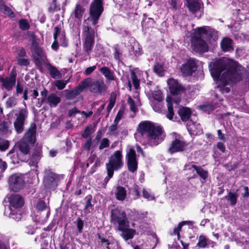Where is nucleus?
<instances>
[{
    "label": "nucleus",
    "instance_id": "f257e3e1",
    "mask_svg": "<svg viewBox=\"0 0 249 249\" xmlns=\"http://www.w3.org/2000/svg\"><path fill=\"white\" fill-rule=\"evenodd\" d=\"M210 71L214 78H219L217 89L222 93H227L233 84L240 81L246 72V69L232 60L223 59L214 62Z\"/></svg>",
    "mask_w": 249,
    "mask_h": 249
},
{
    "label": "nucleus",
    "instance_id": "f03ea898",
    "mask_svg": "<svg viewBox=\"0 0 249 249\" xmlns=\"http://www.w3.org/2000/svg\"><path fill=\"white\" fill-rule=\"evenodd\" d=\"M102 0H94L90 4L89 17L84 22L82 36L83 38V49L85 52L84 60L88 59L94 45L95 36V26L98 22L100 17L103 11Z\"/></svg>",
    "mask_w": 249,
    "mask_h": 249
},
{
    "label": "nucleus",
    "instance_id": "7ed1b4c3",
    "mask_svg": "<svg viewBox=\"0 0 249 249\" xmlns=\"http://www.w3.org/2000/svg\"><path fill=\"white\" fill-rule=\"evenodd\" d=\"M137 133L144 142L150 146H156L165 138V133L161 126L149 121L140 123Z\"/></svg>",
    "mask_w": 249,
    "mask_h": 249
},
{
    "label": "nucleus",
    "instance_id": "20e7f679",
    "mask_svg": "<svg viewBox=\"0 0 249 249\" xmlns=\"http://www.w3.org/2000/svg\"><path fill=\"white\" fill-rule=\"evenodd\" d=\"M111 222L117 225V230L122 233L121 236L125 240L133 238L136 231L129 228V222L124 211L119 209H115L111 211Z\"/></svg>",
    "mask_w": 249,
    "mask_h": 249
},
{
    "label": "nucleus",
    "instance_id": "39448f33",
    "mask_svg": "<svg viewBox=\"0 0 249 249\" xmlns=\"http://www.w3.org/2000/svg\"><path fill=\"white\" fill-rule=\"evenodd\" d=\"M217 35V31L209 26L196 28L194 30V34L192 37L194 50L199 53L207 52L208 46L202 37L208 40L211 38H215Z\"/></svg>",
    "mask_w": 249,
    "mask_h": 249
},
{
    "label": "nucleus",
    "instance_id": "423d86ee",
    "mask_svg": "<svg viewBox=\"0 0 249 249\" xmlns=\"http://www.w3.org/2000/svg\"><path fill=\"white\" fill-rule=\"evenodd\" d=\"M9 205L5 207L4 214L16 220H19L21 215L19 213V209L23 206V198L18 194H12L8 198Z\"/></svg>",
    "mask_w": 249,
    "mask_h": 249
},
{
    "label": "nucleus",
    "instance_id": "0eeeda50",
    "mask_svg": "<svg viewBox=\"0 0 249 249\" xmlns=\"http://www.w3.org/2000/svg\"><path fill=\"white\" fill-rule=\"evenodd\" d=\"M36 129V124H31L22 139L17 143V147L19 151L25 155L29 154L30 145H33L35 143Z\"/></svg>",
    "mask_w": 249,
    "mask_h": 249
},
{
    "label": "nucleus",
    "instance_id": "6e6552de",
    "mask_svg": "<svg viewBox=\"0 0 249 249\" xmlns=\"http://www.w3.org/2000/svg\"><path fill=\"white\" fill-rule=\"evenodd\" d=\"M84 89L89 88L93 93L104 94L107 87L103 80L101 79H93L88 77L82 81Z\"/></svg>",
    "mask_w": 249,
    "mask_h": 249
},
{
    "label": "nucleus",
    "instance_id": "1a4fd4ad",
    "mask_svg": "<svg viewBox=\"0 0 249 249\" xmlns=\"http://www.w3.org/2000/svg\"><path fill=\"white\" fill-rule=\"evenodd\" d=\"M173 140L171 141L167 152L170 154L185 151L188 146V143L185 141L183 137L178 134L173 133Z\"/></svg>",
    "mask_w": 249,
    "mask_h": 249
},
{
    "label": "nucleus",
    "instance_id": "9d476101",
    "mask_svg": "<svg viewBox=\"0 0 249 249\" xmlns=\"http://www.w3.org/2000/svg\"><path fill=\"white\" fill-rule=\"evenodd\" d=\"M31 51L37 69L41 70L46 59L43 50L36 43L33 42L31 45Z\"/></svg>",
    "mask_w": 249,
    "mask_h": 249
},
{
    "label": "nucleus",
    "instance_id": "9b49d317",
    "mask_svg": "<svg viewBox=\"0 0 249 249\" xmlns=\"http://www.w3.org/2000/svg\"><path fill=\"white\" fill-rule=\"evenodd\" d=\"M122 158L123 156L121 151H115L110 157L108 162L106 163L107 169H109L114 172V170L121 168L123 165Z\"/></svg>",
    "mask_w": 249,
    "mask_h": 249
},
{
    "label": "nucleus",
    "instance_id": "f8f14e48",
    "mask_svg": "<svg viewBox=\"0 0 249 249\" xmlns=\"http://www.w3.org/2000/svg\"><path fill=\"white\" fill-rule=\"evenodd\" d=\"M44 187L50 190H55L57 186V176L50 169L44 170L43 179Z\"/></svg>",
    "mask_w": 249,
    "mask_h": 249
},
{
    "label": "nucleus",
    "instance_id": "ddd939ff",
    "mask_svg": "<svg viewBox=\"0 0 249 249\" xmlns=\"http://www.w3.org/2000/svg\"><path fill=\"white\" fill-rule=\"evenodd\" d=\"M24 182V176L19 173L12 175L9 179L10 188L14 192H18L22 188Z\"/></svg>",
    "mask_w": 249,
    "mask_h": 249
},
{
    "label": "nucleus",
    "instance_id": "4468645a",
    "mask_svg": "<svg viewBox=\"0 0 249 249\" xmlns=\"http://www.w3.org/2000/svg\"><path fill=\"white\" fill-rule=\"evenodd\" d=\"M17 72L13 69L10 72L9 76L0 77V82L2 83V88H4L8 91L11 90L16 83Z\"/></svg>",
    "mask_w": 249,
    "mask_h": 249
},
{
    "label": "nucleus",
    "instance_id": "2eb2a0df",
    "mask_svg": "<svg viewBox=\"0 0 249 249\" xmlns=\"http://www.w3.org/2000/svg\"><path fill=\"white\" fill-rule=\"evenodd\" d=\"M126 157L128 170L132 173H134L138 168V160L135 150L130 148Z\"/></svg>",
    "mask_w": 249,
    "mask_h": 249
},
{
    "label": "nucleus",
    "instance_id": "dca6fc26",
    "mask_svg": "<svg viewBox=\"0 0 249 249\" xmlns=\"http://www.w3.org/2000/svg\"><path fill=\"white\" fill-rule=\"evenodd\" d=\"M28 112L25 108L20 109L17 115V117L14 123V127L18 133H21L24 129L25 120L27 117Z\"/></svg>",
    "mask_w": 249,
    "mask_h": 249
},
{
    "label": "nucleus",
    "instance_id": "f3484780",
    "mask_svg": "<svg viewBox=\"0 0 249 249\" xmlns=\"http://www.w3.org/2000/svg\"><path fill=\"white\" fill-rule=\"evenodd\" d=\"M167 84L169 90L173 95H180L186 92V89L175 79L170 78L168 79Z\"/></svg>",
    "mask_w": 249,
    "mask_h": 249
},
{
    "label": "nucleus",
    "instance_id": "a211bd4d",
    "mask_svg": "<svg viewBox=\"0 0 249 249\" xmlns=\"http://www.w3.org/2000/svg\"><path fill=\"white\" fill-rule=\"evenodd\" d=\"M196 64L194 59H189L183 64L180 68L181 72L184 76L191 75L196 70Z\"/></svg>",
    "mask_w": 249,
    "mask_h": 249
},
{
    "label": "nucleus",
    "instance_id": "6ab92c4d",
    "mask_svg": "<svg viewBox=\"0 0 249 249\" xmlns=\"http://www.w3.org/2000/svg\"><path fill=\"white\" fill-rule=\"evenodd\" d=\"M187 7L193 14H196L200 11L203 3L197 0H186Z\"/></svg>",
    "mask_w": 249,
    "mask_h": 249
},
{
    "label": "nucleus",
    "instance_id": "aec40b11",
    "mask_svg": "<svg viewBox=\"0 0 249 249\" xmlns=\"http://www.w3.org/2000/svg\"><path fill=\"white\" fill-rule=\"evenodd\" d=\"M84 89H85L83 87L82 82L81 81L79 84L78 86L74 88L73 90L71 91L65 90H64V92L67 93L66 94V98L69 100H71L76 97Z\"/></svg>",
    "mask_w": 249,
    "mask_h": 249
},
{
    "label": "nucleus",
    "instance_id": "412c9836",
    "mask_svg": "<svg viewBox=\"0 0 249 249\" xmlns=\"http://www.w3.org/2000/svg\"><path fill=\"white\" fill-rule=\"evenodd\" d=\"M220 46L224 52H231L234 50L233 40L228 37H224L222 39Z\"/></svg>",
    "mask_w": 249,
    "mask_h": 249
},
{
    "label": "nucleus",
    "instance_id": "4be33fe9",
    "mask_svg": "<svg viewBox=\"0 0 249 249\" xmlns=\"http://www.w3.org/2000/svg\"><path fill=\"white\" fill-rule=\"evenodd\" d=\"M100 71L104 75L106 79V82L116 80V78L113 71H112L107 67H103L100 69Z\"/></svg>",
    "mask_w": 249,
    "mask_h": 249
},
{
    "label": "nucleus",
    "instance_id": "5701e85b",
    "mask_svg": "<svg viewBox=\"0 0 249 249\" xmlns=\"http://www.w3.org/2000/svg\"><path fill=\"white\" fill-rule=\"evenodd\" d=\"M53 38L54 40L58 39V40H59L60 43H61L63 46H67V43L66 41L65 37L63 34H61L60 28L58 26L54 27L53 31Z\"/></svg>",
    "mask_w": 249,
    "mask_h": 249
},
{
    "label": "nucleus",
    "instance_id": "b1692460",
    "mask_svg": "<svg viewBox=\"0 0 249 249\" xmlns=\"http://www.w3.org/2000/svg\"><path fill=\"white\" fill-rule=\"evenodd\" d=\"M178 114L180 116L182 121L186 122L189 120L191 116V110L188 107H182L178 110Z\"/></svg>",
    "mask_w": 249,
    "mask_h": 249
},
{
    "label": "nucleus",
    "instance_id": "393cba45",
    "mask_svg": "<svg viewBox=\"0 0 249 249\" xmlns=\"http://www.w3.org/2000/svg\"><path fill=\"white\" fill-rule=\"evenodd\" d=\"M60 101V98L56 96L54 93H51L47 97V102L51 107H57Z\"/></svg>",
    "mask_w": 249,
    "mask_h": 249
},
{
    "label": "nucleus",
    "instance_id": "a878e982",
    "mask_svg": "<svg viewBox=\"0 0 249 249\" xmlns=\"http://www.w3.org/2000/svg\"><path fill=\"white\" fill-rule=\"evenodd\" d=\"M115 195L117 200L123 201L124 200L126 196L125 189L122 186H118L115 192Z\"/></svg>",
    "mask_w": 249,
    "mask_h": 249
},
{
    "label": "nucleus",
    "instance_id": "bb28decb",
    "mask_svg": "<svg viewBox=\"0 0 249 249\" xmlns=\"http://www.w3.org/2000/svg\"><path fill=\"white\" fill-rule=\"evenodd\" d=\"M48 70L51 76L53 79H60L62 78L61 73L57 68L50 64L48 65Z\"/></svg>",
    "mask_w": 249,
    "mask_h": 249
},
{
    "label": "nucleus",
    "instance_id": "cd10ccee",
    "mask_svg": "<svg viewBox=\"0 0 249 249\" xmlns=\"http://www.w3.org/2000/svg\"><path fill=\"white\" fill-rule=\"evenodd\" d=\"M97 236L98 246H100V249H110L109 246L111 243L109 241L100 234H98Z\"/></svg>",
    "mask_w": 249,
    "mask_h": 249
},
{
    "label": "nucleus",
    "instance_id": "c85d7f7f",
    "mask_svg": "<svg viewBox=\"0 0 249 249\" xmlns=\"http://www.w3.org/2000/svg\"><path fill=\"white\" fill-rule=\"evenodd\" d=\"M41 151L39 150L35 151L34 153H33L30 161H29V165L30 166H36L40 160L41 158Z\"/></svg>",
    "mask_w": 249,
    "mask_h": 249
},
{
    "label": "nucleus",
    "instance_id": "c756f323",
    "mask_svg": "<svg viewBox=\"0 0 249 249\" xmlns=\"http://www.w3.org/2000/svg\"><path fill=\"white\" fill-rule=\"evenodd\" d=\"M85 9L80 4H76L74 10V15L75 18L81 19L85 13Z\"/></svg>",
    "mask_w": 249,
    "mask_h": 249
},
{
    "label": "nucleus",
    "instance_id": "7c9ffc66",
    "mask_svg": "<svg viewBox=\"0 0 249 249\" xmlns=\"http://www.w3.org/2000/svg\"><path fill=\"white\" fill-rule=\"evenodd\" d=\"M192 167L195 169L197 174L203 180H205L208 178V172L207 171L205 170L200 166H197L196 165L193 164Z\"/></svg>",
    "mask_w": 249,
    "mask_h": 249
},
{
    "label": "nucleus",
    "instance_id": "2f4dec72",
    "mask_svg": "<svg viewBox=\"0 0 249 249\" xmlns=\"http://www.w3.org/2000/svg\"><path fill=\"white\" fill-rule=\"evenodd\" d=\"M154 71L160 76L164 75L163 63L162 62H156L154 66Z\"/></svg>",
    "mask_w": 249,
    "mask_h": 249
},
{
    "label": "nucleus",
    "instance_id": "473e14b6",
    "mask_svg": "<svg viewBox=\"0 0 249 249\" xmlns=\"http://www.w3.org/2000/svg\"><path fill=\"white\" fill-rule=\"evenodd\" d=\"M208 245V239L203 235H200L198 238L196 246L199 248H205Z\"/></svg>",
    "mask_w": 249,
    "mask_h": 249
},
{
    "label": "nucleus",
    "instance_id": "72a5a7b5",
    "mask_svg": "<svg viewBox=\"0 0 249 249\" xmlns=\"http://www.w3.org/2000/svg\"><path fill=\"white\" fill-rule=\"evenodd\" d=\"M92 199V196L91 195L87 196L85 198V200L86 201L85 210L87 211H88L89 212H90V210H93V204H92L91 202Z\"/></svg>",
    "mask_w": 249,
    "mask_h": 249
},
{
    "label": "nucleus",
    "instance_id": "f704fd0d",
    "mask_svg": "<svg viewBox=\"0 0 249 249\" xmlns=\"http://www.w3.org/2000/svg\"><path fill=\"white\" fill-rule=\"evenodd\" d=\"M226 198L230 201L231 205H235L237 203L238 195L236 193L230 192L228 196H225Z\"/></svg>",
    "mask_w": 249,
    "mask_h": 249
},
{
    "label": "nucleus",
    "instance_id": "c9c22d12",
    "mask_svg": "<svg viewBox=\"0 0 249 249\" xmlns=\"http://www.w3.org/2000/svg\"><path fill=\"white\" fill-rule=\"evenodd\" d=\"M170 99H167L166 101L167 102V108L168 111L166 115V117L168 119L171 120L173 119V116L174 115V112L173 110V105L171 102L169 101Z\"/></svg>",
    "mask_w": 249,
    "mask_h": 249
},
{
    "label": "nucleus",
    "instance_id": "e433bc0d",
    "mask_svg": "<svg viewBox=\"0 0 249 249\" xmlns=\"http://www.w3.org/2000/svg\"><path fill=\"white\" fill-rule=\"evenodd\" d=\"M150 94L151 95L152 98L160 102L162 100L163 97L162 95V92L160 90H158L157 91H151L150 90Z\"/></svg>",
    "mask_w": 249,
    "mask_h": 249
},
{
    "label": "nucleus",
    "instance_id": "4c0bfd02",
    "mask_svg": "<svg viewBox=\"0 0 249 249\" xmlns=\"http://www.w3.org/2000/svg\"><path fill=\"white\" fill-rule=\"evenodd\" d=\"M215 107L211 104L207 103L199 106V108L202 111L209 113L214 109Z\"/></svg>",
    "mask_w": 249,
    "mask_h": 249
},
{
    "label": "nucleus",
    "instance_id": "58836bf2",
    "mask_svg": "<svg viewBox=\"0 0 249 249\" xmlns=\"http://www.w3.org/2000/svg\"><path fill=\"white\" fill-rule=\"evenodd\" d=\"M68 82L69 80L65 81L58 80L54 82V85L58 90H62L65 88L66 85L68 83Z\"/></svg>",
    "mask_w": 249,
    "mask_h": 249
},
{
    "label": "nucleus",
    "instance_id": "ea45409f",
    "mask_svg": "<svg viewBox=\"0 0 249 249\" xmlns=\"http://www.w3.org/2000/svg\"><path fill=\"white\" fill-rule=\"evenodd\" d=\"M130 77L135 89H138L140 87V80L138 79L137 76L134 71H131Z\"/></svg>",
    "mask_w": 249,
    "mask_h": 249
},
{
    "label": "nucleus",
    "instance_id": "a19ab883",
    "mask_svg": "<svg viewBox=\"0 0 249 249\" xmlns=\"http://www.w3.org/2000/svg\"><path fill=\"white\" fill-rule=\"evenodd\" d=\"M129 51L131 55L137 56L140 54V50L138 46H131L129 49Z\"/></svg>",
    "mask_w": 249,
    "mask_h": 249
},
{
    "label": "nucleus",
    "instance_id": "79ce46f5",
    "mask_svg": "<svg viewBox=\"0 0 249 249\" xmlns=\"http://www.w3.org/2000/svg\"><path fill=\"white\" fill-rule=\"evenodd\" d=\"M94 130L91 125L88 126L84 132L81 134V135L84 138H87L90 134H91L93 132Z\"/></svg>",
    "mask_w": 249,
    "mask_h": 249
},
{
    "label": "nucleus",
    "instance_id": "37998d69",
    "mask_svg": "<svg viewBox=\"0 0 249 249\" xmlns=\"http://www.w3.org/2000/svg\"><path fill=\"white\" fill-rule=\"evenodd\" d=\"M142 195L148 200H153L155 198L154 195L145 189H143L142 190Z\"/></svg>",
    "mask_w": 249,
    "mask_h": 249
},
{
    "label": "nucleus",
    "instance_id": "c03bdc74",
    "mask_svg": "<svg viewBox=\"0 0 249 249\" xmlns=\"http://www.w3.org/2000/svg\"><path fill=\"white\" fill-rule=\"evenodd\" d=\"M0 11L2 13L8 16L10 18H13L15 17L14 13L13 12L11 9L7 6H5L4 7H3L2 9Z\"/></svg>",
    "mask_w": 249,
    "mask_h": 249
},
{
    "label": "nucleus",
    "instance_id": "a18cd8bd",
    "mask_svg": "<svg viewBox=\"0 0 249 249\" xmlns=\"http://www.w3.org/2000/svg\"><path fill=\"white\" fill-rule=\"evenodd\" d=\"M17 104V101L15 98L10 97L8 98L6 102V107L7 108H11Z\"/></svg>",
    "mask_w": 249,
    "mask_h": 249
},
{
    "label": "nucleus",
    "instance_id": "49530a36",
    "mask_svg": "<svg viewBox=\"0 0 249 249\" xmlns=\"http://www.w3.org/2000/svg\"><path fill=\"white\" fill-rule=\"evenodd\" d=\"M109 146V141L107 138H103L100 142L99 149L102 150L104 148H107Z\"/></svg>",
    "mask_w": 249,
    "mask_h": 249
},
{
    "label": "nucleus",
    "instance_id": "de8ad7c7",
    "mask_svg": "<svg viewBox=\"0 0 249 249\" xmlns=\"http://www.w3.org/2000/svg\"><path fill=\"white\" fill-rule=\"evenodd\" d=\"M20 28L22 30H26L30 27V25L26 20L21 19L19 21Z\"/></svg>",
    "mask_w": 249,
    "mask_h": 249
},
{
    "label": "nucleus",
    "instance_id": "09e8293b",
    "mask_svg": "<svg viewBox=\"0 0 249 249\" xmlns=\"http://www.w3.org/2000/svg\"><path fill=\"white\" fill-rule=\"evenodd\" d=\"M128 103L130 106L131 111L135 113L138 111V109L135 104L134 101L131 98H129Z\"/></svg>",
    "mask_w": 249,
    "mask_h": 249
},
{
    "label": "nucleus",
    "instance_id": "8fccbe9b",
    "mask_svg": "<svg viewBox=\"0 0 249 249\" xmlns=\"http://www.w3.org/2000/svg\"><path fill=\"white\" fill-rule=\"evenodd\" d=\"M18 63L20 66H26L30 64V62L28 59L20 57L18 58Z\"/></svg>",
    "mask_w": 249,
    "mask_h": 249
},
{
    "label": "nucleus",
    "instance_id": "3c124183",
    "mask_svg": "<svg viewBox=\"0 0 249 249\" xmlns=\"http://www.w3.org/2000/svg\"><path fill=\"white\" fill-rule=\"evenodd\" d=\"M76 226L78 230V232L79 233H81L83 228L84 221L81 218H77L76 220Z\"/></svg>",
    "mask_w": 249,
    "mask_h": 249
},
{
    "label": "nucleus",
    "instance_id": "603ef678",
    "mask_svg": "<svg viewBox=\"0 0 249 249\" xmlns=\"http://www.w3.org/2000/svg\"><path fill=\"white\" fill-rule=\"evenodd\" d=\"M107 176L106 177L104 180V184L106 185L109 179L112 178L114 174L113 171L110 170L109 169H107Z\"/></svg>",
    "mask_w": 249,
    "mask_h": 249
},
{
    "label": "nucleus",
    "instance_id": "864d4df0",
    "mask_svg": "<svg viewBox=\"0 0 249 249\" xmlns=\"http://www.w3.org/2000/svg\"><path fill=\"white\" fill-rule=\"evenodd\" d=\"M47 208L45 202L42 200L39 201L36 205V208L39 211H43Z\"/></svg>",
    "mask_w": 249,
    "mask_h": 249
},
{
    "label": "nucleus",
    "instance_id": "5fc2aeb1",
    "mask_svg": "<svg viewBox=\"0 0 249 249\" xmlns=\"http://www.w3.org/2000/svg\"><path fill=\"white\" fill-rule=\"evenodd\" d=\"M132 193L133 196H134V198L135 199H138L140 196V194L138 190V186H134L132 191Z\"/></svg>",
    "mask_w": 249,
    "mask_h": 249
},
{
    "label": "nucleus",
    "instance_id": "6e6d98bb",
    "mask_svg": "<svg viewBox=\"0 0 249 249\" xmlns=\"http://www.w3.org/2000/svg\"><path fill=\"white\" fill-rule=\"evenodd\" d=\"M16 95L18 96L23 91V88L22 85L19 82H18L16 85Z\"/></svg>",
    "mask_w": 249,
    "mask_h": 249
},
{
    "label": "nucleus",
    "instance_id": "4d7b16f0",
    "mask_svg": "<svg viewBox=\"0 0 249 249\" xmlns=\"http://www.w3.org/2000/svg\"><path fill=\"white\" fill-rule=\"evenodd\" d=\"M92 144V139L90 137L85 143L84 145V148L87 151L90 150Z\"/></svg>",
    "mask_w": 249,
    "mask_h": 249
},
{
    "label": "nucleus",
    "instance_id": "13d9d810",
    "mask_svg": "<svg viewBox=\"0 0 249 249\" xmlns=\"http://www.w3.org/2000/svg\"><path fill=\"white\" fill-rule=\"evenodd\" d=\"M80 111L78 110L77 108L74 107L68 111V115L70 117H74L76 113H79Z\"/></svg>",
    "mask_w": 249,
    "mask_h": 249
},
{
    "label": "nucleus",
    "instance_id": "bf43d9fd",
    "mask_svg": "<svg viewBox=\"0 0 249 249\" xmlns=\"http://www.w3.org/2000/svg\"><path fill=\"white\" fill-rule=\"evenodd\" d=\"M9 147V144L7 141L0 142V151H4L6 150Z\"/></svg>",
    "mask_w": 249,
    "mask_h": 249
},
{
    "label": "nucleus",
    "instance_id": "052dcab7",
    "mask_svg": "<svg viewBox=\"0 0 249 249\" xmlns=\"http://www.w3.org/2000/svg\"><path fill=\"white\" fill-rule=\"evenodd\" d=\"M124 115V111L122 110H119L118 112L116 118L114 121L116 124H118L119 122L122 118Z\"/></svg>",
    "mask_w": 249,
    "mask_h": 249
},
{
    "label": "nucleus",
    "instance_id": "680f3d73",
    "mask_svg": "<svg viewBox=\"0 0 249 249\" xmlns=\"http://www.w3.org/2000/svg\"><path fill=\"white\" fill-rule=\"evenodd\" d=\"M96 65L87 68L84 71L85 74L86 75H90L96 69Z\"/></svg>",
    "mask_w": 249,
    "mask_h": 249
},
{
    "label": "nucleus",
    "instance_id": "e2e57ef3",
    "mask_svg": "<svg viewBox=\"0 0 249 249\" xmlns=\"http://www.w3.org/2000/svg\"><path fill=\"white\" fill-rule=\"evenodd\" d=\"M70 243L69 241H63L60 245V249H69Z\"/></svg>",
    "mask_w": 249,
    "mask_h": 249
},
{
    "label": "nucleus",
    "instance_id": "0e129e2a",
    "mask_svg": "<svg viewBox=\"0 0 249 249\" xmlns=\"http://www.w3.org/2000/svg\"><path fill=\"white\" fill-rule=\"evenodd\" d=\"M25 232L28 234H33L35 233V229L33 226H28L25 228Z\"/></svg>",
    "mask_w": 249,
    "mask_h": 249
},
{
    "label": "nucleus",
    "instance_id": "69168bd1",
    "mask_svg": "<svg viewBox=\"0 0 249 249\" xmlns=\"http://www.w3.org/2000/svg\"><path fill=\"white\" fill-rule=\"evenodd\" d=\"M115 99L111 98L109 101V104L107 106V109L108 111H110L113 108L115 105Z\"/></svg>",
    "mask_w": 249,
    "mask_h": 249
},
{
    "label": "nucleus",
    "instance_id": "338daca9",
    "mask_svg": "<svg viewBox=\"0 0 249 249\" xmlns=\"http://www.w3.org/2000/svg\"><path fill=\"white\" fill-rule=\"evenodd\" d=\"M217 135L219 140L223 141V142H226L227 139L225 136V134L222 133L221 130L219 129L217 130Z\"/></svg>",
    "mask_w": 249,
    "mask_h": 249
},
{
    "label": "nucleus",
    "instance_id": "774afa93",
    "mask_svg": "<svg viewBox=\"0 0 249 249\" xmlns=\"http://www.w3.org/2000/svg\"><path fill=\"white\" fill-rule=\"evenodd\" d=\"M217 149L220 150L222 152L224 153L225 151V146L224 144L222 142H218L216 144Z\"/></svg>",
    "mask_w": 249,
    "mask_h": 249
}]
</instances>
